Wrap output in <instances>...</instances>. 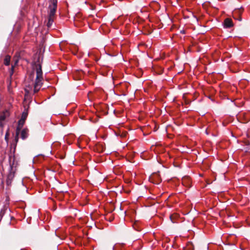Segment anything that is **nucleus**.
Segmentation results:
<instances>
[{
    "instance_id": "f257e3e1",
    "label": "nucleus",
    "mask_w": 250,
    "mask_h": 250,
    "mask_svg": "<svg viewBox=\"0 0 250 250\" xmlns=\"http://www.w3.org/2000/svg\"><path fill=\"white\" fill-rule=\"evenodd\" d=\"M36 78L35 82L34 81V72L31 73L29 76L28 79L31 81L32 83L31 84H29L26 86V87L25 88V91L27 94H28L30 92V91L32 89V86H34V93H36L40 90L42 85L43 77L42 66L40 64H38L36 65Z\"/></svg>"
},
{
    "instance_id": "f03ea898",
    "label": "nucleus",
    "mask_w": 250,
    "mask_h": 250,
    "mask_svg": "<svg viewBox=\"0 0 250 250\" xmlns=\"http://www.w3.org/2000/svg\"><path fill=\"white\" fill-rule=\"evenodd\" d=\"M50 2L51 4L48 7V16L54 18L57 10V0H51Z\"/></svg>"
},
{
    "instance_id": "7ed1b4c3",
    "label": "nucleus",
    "mask_w": 250,
    "mask_h": 250,
    "mask_svg": "<svg viewBox=\"0 0 250 250\" xmlns=\"http://www.w3.org/2000/svg\"><path fill=\"white\" fill-rule=\"evenodd\" d=\"M10 116L9 112L5 110L2 112L0 114V127H3L4 126V124L3 122Z\"/></svg>"
},
{
    "instance_id": "20e7f679",
    "label": "nucleus",
    "mask_w": 250,
    "mask_h": 250,
    "mask_svg": "<svg viewBox=\"0 0 250 250\" xmlns=\"http://www.w3.org/2000/svg\"><path fill=\"white\" fill-rule=\"evenodd\" d=\"M15 177V172L13 171H11L7 175V179H6V184L7 186H10L11 185L12 182Z\"/></svg>"
},
{
    "instance_id": "39448f33",
    "label": "nucleus",
    "mask_w": 250,
    "mask_h": 250,
    "mask_svg": "<svg viewBox=\"0 0 250 250\" xmlns=\"http://www.w3.org/2000/svg\"><path fill=\"white\" fill-rule=\"evenodd\" d=\"M233 26L232 21L231 19L227 18L224 20V26L225 28H230Z\"/></svg>"
},
{
    "instance_id": "423d86ee",
    "label": "nucleus",
    "mask_w": 250,
    "mask_h": 250,
    "mask_svg": "<svg viewBox=\"0 0 250 250\" xmlns=\"http://www.w3.org/2000/svg\"><path fill=\"white\" fill-rule=\"evenodd\" d=\"M29 130L27 128H24L21 131V138L24 140L26 139L28 136Z\"/></svg>"
},
{
    "instance_id": "0eeeda50",
    "label": "nucleus",
    "mask_w": 250,
    "mask_h": 250,
    "mask_svg": "<svg viewBox=\"0 0 250 250\" xmlns=\"http://www.w3.org/2000/svg\"><path fill=\"white\" fill-rule=\"evenodd\" d=\"M179 215L178 214L173 213L169 216V218L173 223H175L177 222L176 220L179 218Z\"/></svg>"
},
{
    "instance_id": "6e6552de",
    "label": "nucleus",
    "mask_w": 250,
    "mask_h": 250,
    "mask_svg": "<svg viewBox=\"0 0 250 250\" xmlns=\"http://www.w3.org/2000/svg\"><path fill=\"white\" fill-rule=\"evenodd\" d=\"M25 121V120L21 119L19 120V123H18V126L16 129L17 130H18L20 131L21 128L22 127L23 125H24Z\"/></svg>"
},
{
    "instance_id": "1a4fd4ad",
    "label": "nucleus",
    "mask_w": 250,
    "mask_h": 250,
    "mask_svg": "<svg viewBox=\"0 0 250 250\" xmlns=\"http://www.w3.org/2000/svg\"><path fill=\"white\" fill-rule=\"evenodd\" d=\"M11 58L9 55H6L4 59V64L5 65H9L10 64Z\"/></svg>"
},
{
    "instance_id": "9d476101",
    "label": "nucleus",
    "mask_w": 250,
    "mask_h": 250,
    "mask_svg": "<svg viewBox=\"0 0 250 250\" xmlns=\"http://www.w3.org/2000/svg\"><path fill=\"white\" fill-rule=\"evenodd\" d=\"M53 21L54 18L48 16V22L47 23V26L48 27V28H50L53 22Z\"/></svg>"
},
{
    "instance_id": "9b49d317",
    "label": "nucleus",
    "mask_w": 250,
    "mask_h": 250,
    "mask_svg": "<svg viewBox=\"0 0 250 250\" xmlns=\"http://www.w3.org/2000/svg\"><path fill=\"white\" fill-rule=\"evenodd\" d=\"M27 115H28V113L27 111L23 112V113H22L21 119L25 120L27 117Z\"/></svg>"
},
{
    "instance_id": "f8f14e48",
    "label": "nucleus",
    "mask_w": 250,
    "mask_h": 250,
    "mask_svg": "<svg viewBox=\"0 0 250 250\" xmlns=\"http://www.w3.org/2000/svg\"><path fill=\"white\" fill-rule=\"evenodd\" d=\"M188 181V182H190V179L188 177H184L182 179V183L183 185H185L186 183V182Z\"/></svg>"
},
{
    "instance_id": "ddd939ff",
    "label": "nucleus",
    "mask_w": 250,
    "mask_h": 250,
    "mask_svg": "<svg viewBox=\"0 0 250 250\" xmlns=\"http://www.w3.org/2000/svg\"><path fill=\"white\" fill-rule=\"evenodd\" d=\"M14 67H15L14 65L12 64V66H11V69L10 70V72H10V77H11L13 75V73L14 72Z\"/></svg>"
},
{
    "instance_id": "4468645a",
    "label": "nucleus",
    "mask_w": 250,
    "mask_h": 250,
    "mask_svg": "<svg viewBox=\"0 0 250 250\" xmlns=\"http://www.w3.org/2000/svg\"><path fill=\"white\" fill-rule=\"evenodd\" d=\"M9 133V129L7 130V132H6L5 135V140L7 142L8 141Z\"/></svg>"
},
{
    "instance_id": "2eb2a0df",
    "label": "nucleus",
    "mask_w": 250,
    "mask_h": 250,
    "mask_svg": "<svg viewBox=\"0 0 250 250\" xmlns=\"http://www.w3.org/2000/svg\"><path fill=\"white\" fill-rule=\"evenodd\" d=\"M19 132H20V131H18V130H16V136H15V141H16L17 142H18V139H19V138H18V136H19Z\"/></svg>"
},
{
    "instance_id": "dca6fc26",
    "label": "nucleus",
    "mask_w": 250,
    "mask_h": 250,
    "mask_svg": "<svg viewBox=\"0 0 250 250\" xmlns=\"http://www.w3.org/2000/svg\"><path fill=\"white\" fill-rule=\"evenodd\" d=\"M18 62V60H16L15 61V63L14 64H13V65H14V67H15V66H16L17 65V63Z\"/></svg>"
}]
</instances>
